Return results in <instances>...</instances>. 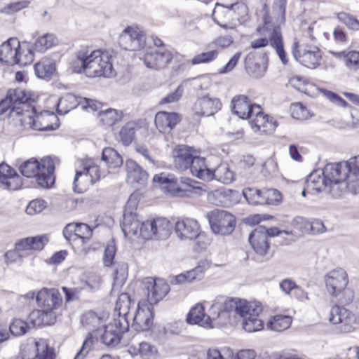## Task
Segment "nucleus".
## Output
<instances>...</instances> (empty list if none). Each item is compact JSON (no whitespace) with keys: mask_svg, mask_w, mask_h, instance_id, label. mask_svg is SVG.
<instances>
[{"mask_svg":"<svg viewBox=\"0 0 359 359\" xmlns=\"http://www.w3.org/2000/svg\"><path fill=\"white\" fill-rule=\"evenodd\" d=\"M214 302L215 303H221L217 306L223 314L224 318H228L231 312H234L238 315L241 311V309L245 306V300L228 298L225 296H218Z\"/></svg>","mask_w":359,"mask_h":359,"instance_id":"nucleus-28","label":"nucleus"},{"mask_svg":"<svg viewBox=\"0 0 359 359\" xmlns=\"http://www.w3.org/2000/svg\"><path fill=\"white\" fill-rule=\"evenodd\" d=\"M332 165H335L334 163H327L323 170H316L307 176L305 183L309 194H317L327 188L328 180L334 177L333 173L337 174V172L330 170Z\"/></svg>","mask_w":359,"mask_h":359,"instance_id":"nucleus-10","label":"nucleus"},{"mask_svg":"<svg viewBox=\"0 0 359 359\" xmlns=\"http://www.w3.org/2000/svg\"><path fill=\"white\" fill-rule=\"evenodd\" d=\"M76 238L83 243L88 242L93 236V229L86 224L76 223Z\"/></svg>","mask_w":359,"mask_h":359,"instance_id":"nucleus-58","label":"nucleus"},{"mask_svg":"<svg viewBox=\"0 0 359 359\" xmlns=\"http://www.w3.org/2000/svg\"><path fill=\"white\" fill-rule=\"evenodd\" d=\"M215 179L223 184H231L234 180V174L230 170L227 164L222 163L219 165L213 171L211 170L210 174L208 175V180Z\"/></svg>","mask_w":359,"mask_h":359,"instance_id":"nucleus-37","label":"nucleus"},{"mask_svg":"<svg viewBox=\"0 0 359 359\" xmlns=\"http://www.w3.org/2000/svg\"><path fill=\"white\" fill-rule=\"evenodd\" d=\"M210 266V263L208 259H201L198 262V265L193 269L187 271L188 283L201 280L203 278L205 272Z\"/></svg>","mask_w":359,"mask_h":359,"instance_id":"nucleus-44","label":"nucleus"},{"mask_svg":"<svg viewBox=\"0 0 359 359\" xmlns=\"http://www.w3.org/2000/svg\"><path fill=\"white\" fill-rule=\"evenodd\" d=\"M0 184L8 191H17L22 187V179L9 165L0 164Z\"/></svg>","mask_w":359,"mask_h":359,"instance_id":"nucleus-22","label":"nucleus"},{"mask_svg":"<svg viewBox=\"0 0 359 359\" xmlns=\"http://www.w3.org/2000/svg\"><path fill=\"white\" fill-rule=\"evenodd\" d=\"M337 18L340 22L353 30H359V21L353 16L345 12L337 14Z\"/></svg>","mask_w":359,"mask_h":359,"instance_id":"nucleus-60","label":"nucleus"},{"mask_svg":"<svg viewBox=\"0 0 359 359\" xmlns=\"http://www.w3.org/2000/svg\"><path fill=\"white\" fill-rule=\"evenodd\" d=\"M250 119V123L252 128H257L258 130L264 133H272L276 130L277 123L273 121V118L269 117L268 115L264 114L262 109L259 105H256L252 109L251 117L248 118Z\"/></svg>","mask_w":359,"mask_h":359,"instance_id":"nucleus-23","label":"nucleus"},{"mask_svg":"<svg viewBox=\"0 0 359 359\" xmlns=\"http://www.w3.org/2000/svg\"><path fill=\"white\" fill-rule=\"evenodd\" d=\"M151 229L154 231L156 236L161 238L167 236L170 231V222L165 218H156L151 220L149 224Z\"/></svg>","mask_w":359,"mask_h":359,"instance_id":"nucleus-47","label":"nucleus"},{"mask_svg":"<svg viewBox=\"0 0 359 359\" xmlns=\"http://www.w3.org/2000/svg\"><path fill=\"white\" fill-rule=\"evenodd\" d=\"M310 222L303 217L297 216L292 219V225L299 231L304 233H309Z\"/></svg>","mask_w":359,"mask_h":359,"instance_id":"nucleus-63","label":"nucleus"},{"mask_svg":"<svg viewBox=\"0 0 359 359\" xmlns=\"http://www.w3.org/2000/svg\"><path fill=\"white\" fill-rule=\"evenodd\" d=\"M339 55H344L346 66L349 69L357 70L359 69V52L355 50L341 52Z\"/></svg>","mask_w":359,"mask_h":359,"instance_id":"nucleus-53","label":"nucleus"},{"mask_svg":"<svg viewBox=\"0 0 359 359\" xmlns=\"http://www.w3.org/2000/svg\"><path fill=\"white\" fill-rule=\"evenodd\" d=\"M118 43L126 50H140L146 46V35L138 27L128 26L120 35Z\"/></svg>","mask_w":359,"mask_h":359,"instance_id":"nucleus-12","label":"nucleus"},{"mask_svg":"<svg viewBox=\"0 0 359 359\" xmlns=\"http://www.w3.org/2000/svg\"><path fill=\"white\" fill-rule=\"evenodd\" d=\"M102 173L97 165L92 162L83 163L82 169L76 171L74 180V191L83 193L88 185H93L100 181Z\"/></svg>","mask_w":359,"mask_h":359,"instance_id":"nucleus-7","label":"nucleus"},{"mask_svg":"<svg viewBox=\"0 0 359 359\" xmlns=\"http://www.w3.org/2000/svg\"><path fill=\"white\" fill-rule=\"evenodd\" d=\"M47 242L48 238L46 236L25 238L15 243V250L18 252L29 250H41Z\"/></svg>","mask_w":359,"mask_h":359,"instance_id":"nucleus-30","label":"nucleus"},{"mask_svg":"<svg viewBox=\"0 0 359 359\" xmlns=\"http://www.w3.org/2000/svg\"><path fill=\"white\" fill-rule=\"evenodd\" d=\"M20 43L16 38H11L0 46V62L7 65L26 64L22 62L20 53Z\"/></svg>","mask_w":359,"mask_h":359,"instance_id":"nucleus-19","label":"nucleus"},{"mask_svg":"<svg viewBox=\"0 0 359 359\" xmlns=\"http://www.w3.org/2000/svg\"><path fill=\"white\" fill-rule=\"evenodd\" d=\"M37 304L42 310L34 311L30 313V319L34 325L50 324L45 318L52 316L51 312L60 307L62 299L59 291L55 288H42L36 297Z\"/></svg>","mask_w":359,"mask_h":359,"instance_id":"nucleus-2","label":"nucleus"},{"mask_svg":"<svg viewBox=\"0 0 359 359\" xmlns=\"http://www.w3.org/2000/svg\"><path fill=\"white\" fill-rule=\"evenodd\" d=\"M264 226H257L249 235V242L257 254L265 255L269 249L267 237L264 234Z\"/></svg>","mask_w":359,"mask_h":359,"instance_id":"nucleus-26","label":"nucleus"},{"mask_svg":"<svg viewBox=\"0 0 359 359\" xmlns=\"http://www.w3.org/2000/svg\"><path fill=\"white\" fill-rule=\"evenodd\" d=\"M292 52L294 57L299 63L311 69L317 68L322 58L320 50L315 46L299 45L295 42Z\"/></svg>","mask_w":359,"mask_h":359,"instance_id":"nucleus-11","label":"nucleus"},{"mask_svg":"<svg viewBox=\"0 0 359 359\" xmlns=\"http://www.w3.org/2000/svg\"><path fill=\"white\" fill-rule=\"evenodd\" d=\"M266 205H278L281 199V193L275 189H264Z\"/></svg>","mask_w":359,"mask_h":359,"instance_id":"nucleus-62","label":"nucleus"},{"mask_svg":"<svg viewBox=\"0 0 359 359\" xmlns=\"http://www.w3.org/2000/svg\"><path fill=\"white\" fill-rule=\"evenodd\" d=\"M54 162L49 156L44 157L41 162L35 158H30L20 166V171L23 176L35 177L38 185L45 189L50 188L54 184Z\"/></svg>","mask_w":359,"mask_h":359,"instance_id":"nucleus-1","label":"nucleus"},{"mask_svg":"<svg viewBox=\"0 0 359 359\" xmlns=\"http://www.w3.org/2000/svg\"><path fill=\"white\" fill-rule=\"evenodd\" d=\"M138 128V125L134 121L126 123L122 127L119 133L121 142L126 146L130 144Z\"/></svg>","mask_w":359,"mask_h":359,"instance_id":"nucleus-45","label":"nucleus"},{"mask_svg":"<svg viewBox=\"0 0 359 359\" xmlns=\"http://www.w3.org/2000/svg\"><path fill=\"white\" fill-rule=\"evenodd\" d=\"M189 169L193 175L205 180H208V175L211 172V170L206 167L205 158L198 156L192 158Z\"/></svg>","mask_w":359,"mask_h":359,"instance_id":"nucleus-41","label":"nucleus"},{"mask_svg":"<svg viewBox=\"0 0 359 359\" xmlns=\"http://www.w3.org/2000/svg\"><path fill=\"white\" fill-rule=\"evenodd\" d=\"M347 274L341 269L334 270L325 278L326 287L332 296L339 297V299L345 304L350 303L353 299V292L346 290L348 284Z\"/></svg>","mask_w":359,"mask_h":359,"instance_id":"nucleus-4","label":"nucleus"},{"mask_svg":"<svg viewBox=\"0 0 359 359\" xmlns=\"http://www.w3.org/2000/svg\"><path fill=\"white\" fill-rule=\"evenodd\" d=\"M153 324L152 312L149 308L141 309L138 306L136 314L133 318V326L135 329H140L141 330H149Z\"/></svg>","mask_w":359,"mask_h":359,"instance_id":"nucleus-35","label":"nucleus"},{"mask_svg":"<svg viewBox=\"0 0 359 359\" xmlns=\"http://www.w3.org/2000/svg\"><path fill=\"white\" fill-rule=\"evenodd\" d=\"M87 56L88 50H81L77 52L76 58L69 64L72 72L86 75Z\"/></svg>","mask_w":359,"mask_h":359,"instance_id":"nucleus-46","label":"nucleus"},{"mask_svg":"<svg viewBox=\"0 0 359 359\" xmlns=\"http://www.w3.org/2000/svg\"><path fill=\"white\" fill-rule=\"evenodd\" d=\"M29 328L28 324L20 319H14L9 326L11 333L15 336L25 334Z\"/></svg>","mask_w":359,"mask_h":359,"instance_id":"nucleus-57","label":"nucleus"},{"mask_svg":"<svg viewBox=\"0 0 359 359\" xmlns=\"http://www.w3.org/2000/svg\"><path fill=\"white\" fill-rule=\"evenodd\" d=\"M130 297L128 293H121L116 302L115 313H117V317L114 318H120L123 316L128 320V315L129 313V309L131 306Z\"/></svg>","mask_w":359,"mask_h":359,"instance_id":"nucleus-43","label":"nucleus"},{"mask_svg":"<svg viewBox=\"0 0 359 359\" xmlns=\"http://www.w3.org/2000/svg\"><path fill=\"white\" fill-rule=\"evenodd\" d=\"M205 309L201 304H197L191 308L187 316V322L189 324L198 325L205 328H212L213 325L209 323V318H206Z\"/></svg>","mask_w":359,"mask_h":359,"instance_id":"nucleus-32","label":"nucleus"},{"mask_svg":"<svg viewBox=\"0 0 359 359\" xmlns=\"http://www.w3.org/2000/svg\"><path fill=\"white\" fill-rule=\"evenodd\" d=\"M221 107L222 103L219 99L204 96L197 100L194 105L193 110L197 115L209 116L217 112Z\"/></svg>","mask_w":359,"mask_h":359,"instance_id":"nucleus-25","label":"nucleus"},{"mask_svg":"<svg viewBox=\"0 0 359 359\" xmlns=\"http://www.w3.org/2000/svg\"><path fill=\"white\" fill-rule=\"evenodd\" d=\"M171 51L165 48H160L155 51L147 52L142 58L144 64L148 68L161 69L165 68L172 60Z\"/></svg>","mask_w":359,"mask_h":359,"instance_id":"nucleus-20","label":"nucleus"},{"mask_svg":"<svg viewBox=\"0 0 359 359\" xmlns=\"http://www.w3.org/2000/svg\"><path fill=\"white\" fill-rule=\"evenodd\" d=\"M331 169L339 172L343 175H346L351 179V182H355L359 187V155L351 158L346 161L334 163Z\"/></svg>","mask_w":359,"mask_h":359,"instance_id":"nucleus-24","label":"nucleus"},{"mask_svg":"<svg viewBox=\"0 0 359 359\" xmlns=\"http://www.w3.org/2000/svg\"><path fill=\"white\" fill-rule=\"evenodd\" d=\"M101 160L109 168H116L123 164L121 156L111 147H106L103 149Z\"/></svg>","mask_w":359,"mask_h":359,"instance_id":"nucleus-42","label":"nucleus"},{"mask_svg":"<svg viewBox=\"0 0 359 359\" xmlns=\"http://www.w3.org/2000/svg\"><path fill=\"white\" fill-rule=\"evenodd\" d=\"M153 182L172 196H182L196 189V182L185 177L177 178L173 174L161 172L153 177Z\"/></svg>","mask_w":359,"mask_h":359,"instance_id":"nucleus-3","label":"nucleus"},{"mask_svg":"<svg viewBox=\"0 0 359 359\" xmlns=\"http://www.w3.org/2000/svg\"><path fill=\"white\" fill-rule=\"evenodd\" d=\"M123 117L122 111L109 108L105 110H101L97 114V118L102 126L104 127H111L120 122Z\"/></svg>","mask_w":359,"mask_h":359,"instance_id":"nucleus-36","label":"nucleus"},{"mask_svg":"<svg viewBox=\"0 0 359 359\" xmlns=\"http://www.w3.org/2000/svg\"><path fill=\"white\" fill-rule=\"evenodd\" d=\"M254 55L249 53L245 59V65L249 74L253 77L259 78L264 76L266 67H262L259 64L253 62Z\"/></svg>","mask_w":359,"mask_h":359,"instance_id":"nucleus-50","label":"nucleus"},{"mask_svg":"<svg viewBox=\"0 0 359 359\" xmlns=\"http://www.w3.org/2000/svg\"><path fill=\"white\" fill-rule=\"evenodd\" d=\"M193 157L190 148L186 145H179L173 151L175 165L182 170L189 169Z\"/></svg>","mask_w":359,"mask_h":359,"instance_id":"nucleus-31","label":"nucleus"},{"mask_svg":"<svg viewBox=\"0 0 359 359\" xmlns=\"http://www.w3.org/2000/svg\"><path fill=\"white\" fill-rule=\"evenodd\" d=\"M270 45L276 49V53L283 65L288 62L286 53L283 48V41L280 27L269 29Z\"/></svg>","mask_w":359,"mask_h":359,"instance_id":"nucleus-34","label":"nucleus"},{"mask_svg":"<svg viewBox=\"0 0 359 359\" xmlns=\"http://www.w3.org/2000/svg\"><path fill=\"white\" fill-rule=\"evenodd\" d=\"M113 66L110 57L107 53L99 50L88 53L86 67V76L90 78L104 76L112 74Z\"/></svg>","mask_w":359,"mask_h":359,"instance_id":"nucleus-5","label":"nucleus"},{"mask_svg":"<svg viewBox=\"0 0 359 359\" xmlns=\"http://www.w3.org/2000/svg\"><path fill=\"white\" fill-rule=\"evenodd\" d=\"M264 26L258 27L257 28V32L262 35H264V36L259 38V39H257L251 42L250 47L253 49L264 48V47L267 46L269 44H270V37H269V33H270L269 30L270 29H273V27H278L277 26L271 25L267 21L266 16H264Z\"/></svg>","mask_w":359,"mask_h":359,"instance_id":"nucleus-38","label":"nucleus"},{"mask_svg":"<svg viewBox=\"0 0 359 359\" xmlns=\"http://www.w3.org/2000/svg\"><path fill=\"white\" fill-rule=\"evenodd\" d=\"M81 321L83 325L95 329L94 333H96L98 332L99 327L102 324L103 318L90 311L83 315Z\"/></svg>","mask_w":359,"mask_h":359,"instance_id":"nucleus-51","label":"nucleus"},{"mask_svg":"<svg viewBox=\"0 0 359 359\" xmlns=\"http://www.w3.org/2000/svg\"><path fill=\"white\" fill-rule=\"evenodd\" d=\"M261 311L260 306L245 300V306L238 315L243 318V327L246 332H254L263 329L264 322L259 317Z\"/></svg>","mask_w":359,"mask_h":359,"instance_id":"nucleus-14","label":"nucleus"},{"mask_svg":"<svg viewBox=\"0 0 359 359\" xmlns=\"http://www.w3.org/2000/svg\"><path fill=\"white\" fill-rule=\"evenodd\" d=\"M334 198H339L348 191L353 194L359 193V187L346 175H343L339 172L334 174V177L328 180L327 188L325 190Z\"/></svg>","mask_w":359,"mask_h":359,"instance_id":"nucleus-13","label":"nucleus"},{"mask_svg":"<svg viewBox=\"0 0 359 359\" xmlns=\"http://www.w3.org/2000/svg\"><path fill=\"white\" fill-rule=\"evenodd\" d=\"M55 70V64L47 59L43 60L34 65L36 76L46 80H50Z\"/></svg>","mask_w":359,"mask_h":359,"instance_id":"nucleus-39","label":"nucleus"},{"mask_svg":"<svg viewBox=\"0 0 359 359\" xmlns=\"http://www.w3.org/2000/svg\"><path fill=\"white\" fill-rule=\"evenodd\" d=\"M47 203L43 199H35L29 203L26 208L28 215H34L41 212L46 207Z\"/></svg>","mask_w":359,"mask_h":359,"instance_id":"nucleus-61","label":"nucleus"},{"mask_svg":"<svg viewBox=\"0 0 359 359\" xmlns=\"http://www.w3.org/2000/svg\"><path fill=\"white\" fill-rule=\"evenodd\" d=\"M218 54L219 53L216 50L201 53L192 58L191 64L198 65L210 62L217 57Z\"/></svg>","mask_w":359,"mask_h":359,"instance_id":"nucleus-54","label":"nucleus"},{"mask_svg":"<svg viewBox=\"0 0 359 359\" xmlns=\"http://www.w3.org/2000/svg\"><path fill=\"white\" fill-rule=\"evenodd\" d=\"M22 358L55 359V353L45 339H40L34 344H27L22 348Z\"/></svg>","mask_w":359,"mask_h":359,"instance_id":"nucleus-18","label":"nucleus"},{"mask_svg":"<svg viewBox=\"0 0 359 359\" xmlns=\"http://www.w3.org/2000/svg\"><path fill=\"white\" fill-rule=\"evenodd\" d=\"M144 290L150 304H156L169 292L170 287L163 280H155L147 278L144 283Z\"/></svg>","mask_w":359,"mask_h":359,"instance_id":"nucleus-21","label":"nucleus"},{"mask_svg":"<svg viewBox=\"0 0 359 359\" xmlns=\"http://www.w3.org/2000/svg\"><path fill=\"white\" fill-rule=\"evenodd\" d=\"M128 180L131 183L144 184L148 180L147 172L135 161L129 159L126 163Z\"/></svg>","mask_w":359,"mask_h":359,"instance_id":"nucleus-33","label":"nucleus"},{"mask_svg":"<svg viewBox=\"0 0 359 359\" xmlns=\"http://www.w3.org/2000/svg\"><path fill=\"white\" fill-rule=\"evenodd\" d=\"M114 275L116 283L120 285L123 284L128 275V264L126 262L118 263Z\"/></svg>","mask_w":359,"mask_h":359,"instance_id":"nucleus-55","label":"nucleus"},{"mask_svg":"<svg viewBox=\"0 0 359 359\" xmlns=\"http://www.w3.org/2000/svg\"><path fill=\"white\" fill-rule=\"evenodd\" d=\"M175 233L181 241L202 239L205 236L197 220L192 218H183L176 222Z\"/></svg>","mask_w":359,"mask_h":359,"instance_id":"nucleus-15","label":"nucleus"},{"mask_svg":"<svg viewBox=\"0 0 359 359\" xmlns=\"http://www.w3.org/2000/svg\"><path fill=\"white\" fill-rule=\"evenodd\" d=\"M6 99L9 104H11V111L15 112L18 116L29 113L30 111L33 114L36 112L34 107L27 104L29 97L23 89L15 88L8 90Z\"/></svg>","mask_w":359,"mask_h":359,"instance_id":"nucleus-16","label":"nucleus"},{"mask_svg":"<svg viewBox=\"0 0 359 359\" xmlns=\"http://www.w3.org/2000/svg\"><path fill=\"white\" fill-rule=\"evenodd\" d=\"M94 341L93 333L89 332L83 341L81 348L74 359H84L93 345Z\"/></svg>","mask_w":359,"mask_h":359,"instance_id":"nucleus-56","label":"nucleus"},{"mask_svg":"<svg viewBox=\"0 0 359 359\" xmlns=\"http://www.w3.org/2000/svg\"><path fill=\"white\" fill-rule=\"evenodd\" d=\"M137 200L136 196L131 194L125 206L121 226L126 236H137L140 226V219L136 213Z\"/></svg>","mask_w":359,"mask_h":359,"instance_id":"nucleus-8","label":"nucleus"},{"mask_svg":"<svg viewBox=\"0 0 359 359\" xmlns=\"http://www.w3.org/2000/svg\"><path fill=\"white\" fill-rule=\"evenodd\" d=\"M180 121V116L175 112L159 111L155 116V124L161 133L172 130Z\"/></svg>","mask_w":359,"mask_h":359,"instance_id":"nucleus-29","label":"nucleus"},{"mask_svg":"<svg viewBox=\"0 0 359 359\" xmlns=\"http://www.w3.org/2000/svg\"><path fill=\"white\" fill-rule=\"evenodd\" d=\"M207 218L212 232L222 236L230 235L235 229L236 219L225 210H215L207 214Z\"/></svg>","mask_w":359,"mask_h":359,"instance_id":"nucleus-6","label":"nucleus"},{"mask_svg":"<svg viewBox=\"0 0 359 359\" xmlns=\"http://www.w3.org/2000/svg\"><path fill=\"white\" fill-rule=\"evenodd\" d=\"M129 330L128 320L121 316L120 318H114V322L104 326V332L100 336L102 344L114 348L121 342L123 334Z\"/></svg>","mask_w":359,"mask_h":359,"instance_id":"nucleus-9","label":"nucleus"},{"mask_svg":"<svg viewBox=\"0 0 359 359\" xmlns=\"http://www.w3.org/2000/svg\"><path fill=\"white\" fill-rule=\"evenodd\" d=\"M329 320L334 325H339L341 332H350L354 329L356 317L346 309L336 305L330 310Z\"/></svg>","mask_w":359,"mask_h":359,"instance_id":"nucleus-17","label":"nucleus"},{"mask_svg":"<svg viewBox=\"0 0 359 359\" xmlns=\"http://www.w3.org/2000/svg\"><path fill=\"white\" fill-rule=\"evenodd\" d=\"M31 113H32L31 111L29 113H27V117L29 118L31 124V127L36 130H41V131H47V130H54L58 128V124H49V121L48 118L49 117L43 116H38L36 117V119H32V117L31 116Z\"/></svg>","mask_w":359,"mask_h":359,"instance_id":"nucleus-48","label":"nucleus"},{"mask_svg":"<svg viewBox=\"0 0 359 359\" xmlns=\"http://www.w3.org/2000/svg\"><path fill=\"white\" fill-rule=\"evenodd\" d=\"M232 109L237 116L243 119L251 117L252 109L257 104H252L249 97L245 95L233 97L231 101Z\"/></svg>","mask_w":359,"mask_h":359,"instance_id":"nucleus-27","label":"nucleus"},{"mask_svg":"<svg viewBox=\"0 0 359 359\" xmlns=\"http://www.w3.org/2000/svg\"><path fill=\"white\" fill-rule=\"evenodd\" d=\"M184 93V88L182 85H180L174 92L168 94L165 97H164L161 101V104H169V103H173L177 101H178L181 97L182 96V94Z\"/></svg>","mask_w":359,"mask_h":359,"instance_id":"nucleus-64","label":"nucleus"},{"mask_svg":"<svg viewBox=\"0 0 359 359\" xmlns=\"http://www.w3.org/2000/svg\"><path fill=\"white\" fill-rule=\"evenodd\" d=\"M292 322V319L289 316L276 315L266 323V327L272 331L283 332L291 326Z\"/></svg>","mask_w":359,"mask_h":359,"instance_id":"nucleus-40","label":"nucleus"},{"mask_svg":"<svg viewBox=\"0 0 359 359\" xmlns=\"http://www.w3.org/2000/svg\"><path fill=\"white\" fill-rule=\"evenodd\" d=\"M57 43V40L53 34H46L36 39L34 45V50L43 52Z\"/></svg>","mask_w":359,"mask_h":359,"instance_id":"nucleus-49","label":"nucleus"},{"mask_svg":"<svg viewBox=\"0 0 359 359\" xmlns=\"http://www.w3.org/2000/svg\"><path fill=\"white\" fill-rule=\"evenodd\" d=\"M116 252V248L113 240L107 243L104 252L103 262L105 266H111L114 264Z\"/></svg>","mask_w":359,"mask_h":359,"instance_id":"nucleus-59","label":"nucleus"},{"mask_svg":"<svg viewBox=\"0 0 359 359\" xmlns=\"http://www.w3.org/2000/svg\"><path fill=\"white\" fill-rule=\"evenodd\" d=\"M139 354L142 359H156L158 351L156 346L148 342H141L139 344Z\"/></svg>","mask_w":359,"mask_h":359,"instance_id":"nucleus-52","label":"nucleus"}]
</instances>
